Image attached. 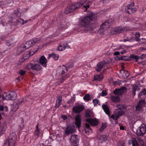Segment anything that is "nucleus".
Wrapping results in <instances>:
<instances>
[{
    "instance_id": "obj_1",
    "label": "nucleus",
    "mask_w": 146,
    "mask_h": 146,
    "mask_svg": "<svg viewBox=\"0 0 146 146\" xmlns=\"http://www.w3.org/2000/svg\"><path fill=\"white\" fill-rule=\"evenodd\" d=\"M96 19L95 14L90 11L85 17L79 19V24L81 27L85 28L84 30H88L93 27Z\"/></svg>"
},
{
    "instance_id": "obj_2",
    "label": "nucleus",
    "mask_w": 146,
    "mask_h": 146,
    "mask_svg": "<svg viewBox=\"0 0 146 146\" xmlns=\"http://www.w3.org/2000/svg\"><path fill=\"white\" fill-rule=\"evenodd\" d=\"M40 39L38 38H35L32 40L26 42L25 44L21 45L17 50V52L20 53L27 49H28L33 45L39 42Z\"/></svg>"
},
{
    "instance_id": "obj_3",
    "label": "nucleus",
    "mask_w": 146,
    "mask_h": 146,
    "mask_svg": "<svg viewBox=\"0 0 146 146\" xmlns=\"http://www.w3.org/2000/svg\"><path fill=\"white\" fill-rule=\"evenodd\" d=\"M67 68L64 66H60L58 70V76L60 77V82L62 83L64 80L69 77V75L67 74Z\"/></svg>"
},
{
    "instance_id": "obj_4",
    "label": "nucleus",
    "mask_w": 146,
    "mask_h": 146,
    "mask_svg": "<svg viewBox=\"0 0 146 146\" xmlns=\"http://www.w3.org/2000/svg\"><path fill=\"white\" fill-rule=\"evenodd\" d=\"M16 140V135L15 132H12L10 134L3 146H15Z\"/></svg>"
},
{
    "instance_id": "obj_5",
    "label": "nucleus",
    "mask_w": 146,
    "mask_h": 146,
    "mask_svg": "<svg viewBox=\"0 0 146 146\" xmlns=\"http://www.w3.org/2000/svg\"><path fill=\"white\" fill-rule=\"evenodd\" d=\"M16 96V93L13 91H10L4 93L3 99L7 100H14Z\"/></svg>"
},
{
    "instance_id": "obj_6",
    "label": "nucleus",
    "mask_w": 146,
    "mask_h": 146,
    "mask_svg": "<svg viewBox=\"0 0 146 146\" xmlns=\"http://www.w3.org/2000/svg\"><path fill=\"white\" fill-rule=\"evenodd\" d=\"M25 68L27 70H32L38 71L41 69V66L38 63H29L26 65Z\"/></svg>"
},
{
    "instance_id": "obj_7",
    "label": "nucleus",
    "mask_w": 146,
    "mask_h": 146,
    "mask_svg": "<svg viewBox=\"0 0 146 146\" xmlns=\"http://www.w3.org/2000/svg\"><path fill=\"white\" fill-rule=\"evenodd\" d=\"M134 3L132 2L130 4L128 5L125 8L126 12L129 14L134 13L137 10L136 8L134 7Z\"/></svg>"
},
{
    "instance_id": "obj_8",
    "label": "nucleus",
    "mask_w": 146,
    "mask_h": 146,
    "mask_svg": "<svg viewBox=\"0 0 146 146\" xmlns=\"http://www.w3.org/2000/svg\"><path fill=\"white\" fill-rule=\"evenodd\" d=\"M55 28H56V29H57V30L56 31V34H54L52 35L53 37H55L58 36L59 33L61 32L64 28L66 29V28L64 27V23H62L57 24L56 26H55Z\"/></svg>"
},
{
    "instance_id": "obj_9",
    "label": "nucleus",
    "mask_w": 146,
    "mask_h": 146,
    "mask_svg": "<svg viewBox=\"0 0 146 146\" xmlns=\"http://www.w3.org/2000/svg\"><path fill=\"white\" fill-rule=\"evenodd\" d=\"M127 29L125 27H115L113 28L111 30V32L112 34H115L121 33L125 31H127Z\"/></svg>"
},
{
    "instance_id": "obj_10",
    "label": "nucleus",
    "mask_w": 146,
    "mask_h": 146,
    "mask_svg": "<svg viewBox=\"0 0 146 146\" xmlns=\"http://www.w3.org/2000/svg\"><path fill=\"white\" fill-rule=\"evenodd\" d=\"M9 23L12 25L21 26L24 24V20L21 18L17 19L12 18L10 20Z\"/></svg>"
},
{
    "instance_id": "obj_11",
    "label": "nucleus",
    "mask_w": 146,
    "mask_h": 146,
    "mask_svg": "<svg viewBox=\"0 0 146 146\" xmlns=\"http://www.w3.org/2000/svg\"><path fill=\"white\" fill-rule=\"evenodd\" d=\"M124 114V112L123 111H118L114 114H113L111 116L110 120L111 121V119L115 121V124L117 123L118 119L121 116Z\"/></svg>"
},
{
    "instance_id": "obj_12",
    "label": "nucleus",
    "mask_w": 146,
    "mask_h": 146,
    "mask_svg": "<svg viewBox=\"0 0 146 146\" xmlns=\"http://www.w3.org/2000/svg\"><path fill=\"white\" fill-rule=\"evenodd\" d=\"M113 21L111 19H109L102 23L100 27V29L104 30H106L112 24Z\"/></svg>"
},
{
    "instance_id": "obj_13",
    "label": "nucleus",
    "mask_w": 146,
    "mask_h": 146,
    "mask_svg": "<svg viewBox=\"0 0 146 146\" xmlns=\"http://www.w3.org/2000/svg\"><path fill=\"white\" fill-rule=\"evenodd\" d=\"M37 51H35L29 50L25 52L23 55V58L20 60L21 62H23V60H26L28 59L30 56L33 55Z\"/></svg>"
},
{
    "instance_id": "obj_14",
    "label": "nucleus",
    "mask_w": 146,
    "mask_h": 146,
    "mask_svg": "<svg viewBox=\"0 0 146 146\" xmlns=\"http://www.w3.org/2000/svg\"><path fill=\"white\" fill-rule=\"evenodd\" d=\"M146 104L145 99H142L139 100L135 108L137 111H143L142 108Z\"/></svg>"
},
{
    "instance_id": "obj_15",
    "label": "nucleus",
    "mask_w": 146,
    "mask_h": 146,
    "mask_svg": "<svg viewBox=\"0 0 146 146\" xmlns=\"http://www.w3.org/2000/svg\"><path fill=\"white\" fill-rule=\"evenodd\" d=\"M137 131V134L139 136H143L146 133V127L144 124H141Z\"/></svg>"
},
{
    "instance_id": "obj_16",
    "label": "nucleus",
    "mask_w": 146,
    "mask_h": 146,
    "mask_svg": "<svg viewBox=\"0 0 146 146\" xmlns=\"http://www.w3.org/2000/svg\"><path fill=\"white\" fill-rule=\"evenodd\" d=\"M71 144L74 146H77L78 145V139L76 135H72L70 139Z\"/></svg>"
},
{
    "instance_id": "obj_17",
    "label": "nucleus",
    "mask_w": 146,
    "mask_h": 146,
    "mask_svg": "<svg viewBox=\"0 0 146 146\" xmlns=\"http://www.w3.org/2000/svg\"><path fill=\"white\" fill-rule=\"evenodd\" d=\"M106 64V62L104 61L98 62L95 67L96 71L97 72H100L103 67Z\"/></svg>"
},
{
    "instance_id": "obj_18",
    "label": "nucleus",
    "mask_w": 146,
    "mask_h": 146,
    "mask_svg": "<svg viewBox=\"0 0 146 146\" xmlns=\"http://www.w3.org/2000/svg\"><path fill=\"white\" fill-rule=\"evenodd\" d=\"M129 73L127 71L123 69L120 71L119 74V77L124 79L127 78L129 76Z\"/></svg>"
},
{
    "instance_id": "obj_19",
    "label": "nucleus",
    "mask_w": 146,
    "mask_h": 146,
    "mask_svg": "<svg viewBox=\"0 0 146 146\" xmlns=\"http://www.w3.org/2000/svg\"><path fill=\"white\" fill-rule=\"evenodd\" d=\"M84 109L83 106L78 105L74 106L73 108V111L76 113L81 112Z\"/></svg>"
},
{
    "instance_id": "obj_20",
    "label": "nucleus",
    "mask_w": 146,
    "mask_h": 146,
    "mask_svg": "<svg viewBox=\"0 0 146 146\" xmlns=\"http://www.w3.org/2000/svg\"><path fill=\"white\" fill-rule=\"evenodd\" d=\"M86 122L93 126H96L98 124L99 121L96 119L88 118L86 119Z\"/></svg>"
},
{
    "instance_id": "obj_21",
    "label": "nucleus",
    "mask_w": 146,
    "mask_h": 146,
    "mask_svg": "<svg viewBox=\"0 0 146 146\" xmlns=\"http://www.w3.org/2000/svg\"><path fill=\"white\" fill-rule=\"evenodd\" d=\"M74 131V128L73 127L68 125L66 129L65 133L66 135H68L72 133Z\"/></svg>"
},
{
    "instance_id": "obj_22",
    "label": "nucleus",
    "mask_w": 146,
    "mask_h": 146,
    "mask_svg": "<svg viewBox=\"0 0 146 146\" xmlns=\"http://www.w3.org/2000/svg\"><path fill=\"white\" fill-rule=\"evenodd\" d=\"M67 45L68 44L66 42H61L58 47V50L60 51H63L66 49Z\"/></svg>"
},
{
    "instance_id": "obj_23",
    "label": "nucleus",
    "mask_w": 146,
    "mask_h": 146,
    "mask_svg": "<svg viewBox=\"0 0 146 146\" xmlns=\"http://www.w3.org/2000/svg\"><path fill=\"white\" fill-rule=\"evenodd\" d=\"M126 90V88L125 87H123L119 89H116L113 92L115 95H120L124 93Z\"/></svg>"
},
{
    "instance_id": "obj_24",
    "label": "nucleus",
    "mask_w": 146,
    "mask_h": 146,
    "mask_svg": "<svg viewBox=\"0 0 146 146\" xmlns=\"http://www.w3.org/2000/svg\"><path fill=\"white\" fill-rule=\"evenodd\" d=\"M39 123H38L35 127V129L34 133V135L36 138H38L40 134V130L38 128Z\"/></svg>"
},
{
    "instance_id": "obj_25",
    "label": "nucleus",
    "mask_w": 146,
    "mask_h": 146,
    "mask_svg": "<svg viewBox=\"0 0 146 146\" xmlns=\"http://www.w3.org/2000/svg\"><path fill=\"white\" fill-rule=\"evenodd\" d=\"M62 101V97L60 95L57 97L56 103L55 106L56 108H58L61 105Z\"/></svg>"
},
{
    "instance_id": "obj_26",
    "label": "nucleus",
    "mask_w": 146,
    "mask_h": 146,
    "mask_svg": "<svg viewBox=\"0 0 146 146\" xmlns=\"http://www.w3.org/2000/svg\"><path fill=\"white\" fill-rule=\"evenodd\" d=\"M40 63L44 67H46L47 66V59L44 56H42L40 58Z\"/></svg>"
},
{
    "instance_id": "obj_27",
    "label": "nucleus",
    "mask_w": 146,
    "mask_h": 146,
    "mask_svg": "<svg viewBox=\"0 0 146 146\" xmlns=\"http://www.w3.org/2000/svg\"><path fill=\"white\" fill-rule=\"evenodd\" d=\"M76 125L78 127H79L81 124V119L80 116L79 115H77L75 118Z\"/></svg>"
},
{
    "instance_id": "obj_28",
    "label": "nucleus",
    "mask_w": 146,
    "mask_h": 146,
    "mask_svg": "<svg viewBox=\"0 0 146 146\" xmlns=\"http://www.w3.org/2000/svg\"><path fill=\"white\" fill-rule=\"evenodd\" d=\"M23 101L21 100L19 102V103H14L13 105L12 106V110L14 111H16L18 109L19 105H21L23 102Z\"/></svg>"
},
{
    "instance_id": "obj_29",
    "label": "nucleus",
    "mask_w": 146,
    "mask_h": 146,
    "mask_svg": "<svg viewBox=\"0 0 146 146\" xmlns=\"http://www.w3.org/2000/svg\"><path fill=\"white\" fill-rule=\"evenodd\" d=\"M59 57V55L58 54H56L54 52L50 54L48 56V59H49L50 58H52L54 60L57 61Z\"/></svg>"
},
{
    "instance_id": "obj_30",
    "label": "nucleus",
    "mask_w": 146,
    "mask_h": 146,
    "mask_svg": "<svg viewBox=\"0 0 146 146\" xmlns=\"http://www.w3.org/2000/svg\"><path fill=\"white\" fill-rule=\"evenodd\" d=\"M15 41L12 38L10 39L9 40H7L6 42V44L9 46L12 47L15 44Z\"/></svg>"
},
{
    "instance_id": "obj_31",
    "label": "nucleus",
    "mask_w": 146,
    "mask_h": 146,
    "mask_svg": "<svg viewBox=\"0 0 146 146\" xmlns=\"http://www.w3.org/2000/svg\"><path fill=\"white\" fill-rule=\"evenodd\" d=\"M111 101L113 103L118 102L120 101V98L118 96H111Z\"/></svg>"
},
{
    "instance_id": "obj_32",
    "label": "nucleus",
    "mask_w": 146,
    "mask_h": 146,
    "mask_svg": "<svg viewBox=\"0 0 146 146\" xmlns=\"http://www.w3.org/2000/svg\"><path fill=\"white\" fill-rule=\"evenodd\" d=\"M102 108L105 112L107 115H109L110 114V110L108 106L105 104H103L102 105Z\"/></svg>"
},
{
    "instance_id": "obj_33",
    "label": "nucleus",
    "mask_w": 146,
    "mask_h": 146,
    "mask_svg": "<svg viewBox=\"0 0 146 146\" xmlns=\"http://www.w3.org/2000/svg\"><path fill=\"white\" fill-rule=\"evenodd\" d=\"M117 107L120 110L119 111H122L124 112L125 110L126 109V107L125 105L123 104H119L117 105Z\"/></svg>"
},
{
    "instance_id": "obj_34",
    "label": "nucleus",
    "mask_w": 146,
    "mask_h": 146,
    "mask_svg": "<svg viewBox=\"0 0 146 146\" xmlns=\"http://www.w3.org/2000/svg\"><path fill=\"white\" fill-rule=\"evenodd\" d=\"M85 116L87 117H93L92 112L91 110H87L85 113Z\"/></svg>"
},
{
    "instance_id": "obj_35",
    "label": "nucleus",
    "mask_w": 146,
    "mask_h": 146,
    "mask_svg": "<svg viewBox=\"0 0 146 146\" xmlns=\"http://www.w3.org/2000/svg\"><path fill=\"white\" fill-rule=\"evenodd\" d=\"M103 77L101 73L99 74L94 76V78L95 80H97L99 81H100L102 80L103 79Z\"/></svg>"
},
{
    "instance_id": "obj_36",
    "label": "nucleus",
    "mask_w": 146,
    "mask_h": 146,
    "mask_svg": "<svg viewBox=\"0 0 146 146\" xmlns=\"http://www.w3.org/2000/svg\"><path fill=\"white\" fill-rule=\"evenodd\" d=\"M145 95H146V89L145 88H144L139 93L138 97V98H139L142 96Z\"/></svg>"
},
{
    "instance_id": "obj_37",
    "label": "nucleus",
    "mask_w": 146,
    "mask_h": 146,
    "mask_svg": "<svg viewBox=\"0 0 146 146\" xmlns=\"http://www.w3.org/2000/svg\"><path fill=\"white\" fill-rule=\"evenodd\" d=\"M139 57L133 54H131L129 56V58L131 60H135L136 62L139 59Z\"/></svg>"
},
{
    "instance_id": "obj_38",
    "label": "nucleus",
    "mask_w": 146,
    "mask_h": 146,
    "mask_svg": "<svg viewBox=\"0 0 146 146\" xmlns=\"http://www.w3.org/2000/svg\"><path fill=\"white\" fill-rule=\"evenodd\" d=\"M14 13L15 17H19L21 16V13L20 12L19 9H17L15 10Z\"/></svg>"
},
{
    "instance_id": "obj_39",
    "label": "nucleus",
    "mask_w": 146,
    "mask_h": 146,
    "mask_svg": "<svg viewBox=\"0 0 146 146\" xmlns=\"http://www.w3.org/2000/svg\"><path fill=\"white\" fill-rule=\"evenodd\" d=\"M133 146H139L138 143L135 138H133L132 140Z\"/></svg>"
},
{
    "instance_id": "obj_40",
    "label": "nucleus",
    "mask_w": 146,
    "mask_h": 146,
    "mask_svg": "<svg viewBox=\"0 0 146 146\" xmlns=\"http://www.w3.org/2000/svg\"><path fill=\"white\" fill-rule=\"evenodd\" d=\"M108 137L106 135H102L100 138V139L102 141H104L107 140Z\"/></svg>"
},
{
    "instance_id": "obj_41",
    "label": "nucleus",
    "mask_w": 146,
    "mask_h": 146,
    "mask_svg": "<svg viewBox=\"0 0 146 146\" xmlns=\"http://www.w3.org/2000/svg\"><path fill=\"white\" fill-rule=\"evenodd\" d=\"M83 99L85 101H89L91 100V98H90L89 94H86L84 97Z\"/></svg>"
},
{
    "instance_id": "obj_42",
    "label": "nucleus",
    "mask_w": 146,
    "mask_h": 146,
    "mask_svg": "<svg viewBox=\"0 0 146 146\" xmlns=\"http://www.w3.org/2000/svg\"><path fill=\"white\" fill-rule=\"evenodd\" d=\"M136 40L137 41H140V39L139 38L140 36V34L138 32H136L135 34Z\"/></svg>"
},
{
    "instance_id": "obj_43",
    "label": "nucleus",
    "mask_w": 146,
    "mask_h": 146,
    "mask_svg": "<svg viewBox=\"0 0 146 146\" xmlns=\"http://www.w3.org/2000/svg\"><path fill=\"white\" fill-rule=\"evenodd\" d=\"M106 123H102L101 127L99 128V130L100 132L102 131H103L106 128Z\"/></svg>"
},
{
    "instance_id": "obj_44",
    "label": "nucleus",
    "mask_w": 146,
    "mask_h": 146,
    "mask_svg": "<svg viewBox=\"0 0 146 146\" xmlns=\"http://www.w3.org/2000/svg\"><path fill=\"white\" fill-rule=\"evenodd\" d=\"M93 102L95 106L97 104H98L100 103L99 100L97 99H95L93 100Z\"/></svg>"
},
{
    "instance_id": "obj_45",
    "label": "nucleus",
    "mask_w": 146,
    "mask_h": 146,
    "mask_svg": "<svg viewBox=\"0 0 146 146\" xmlns=\"http://www.w3.org/2000/svg\"><path fill=\"white\" fill-rule=\"evenodd\" d=\"M5 109V111H7L8 109L7 107H5L4 108L1 105H0V111H3L4 109Z\"/></svg>"
},
{
    "instance_id": "obj_46",
    "label": "nucleus",
    "mask_w": 146,
    "mask_h": 146,
    "mask_svg": "<svg viewBox=\"0 0 146 146\" xmlns=\"http://www.w3.org/2000/svg\"><path fill=\"white\" fill-rule=\"evenodd\" d=\"M26 73V71L25 70H21L19 71V74L21 76H23Z\"/></svg>"
},
{
    "instance_id": "obj_47",
    "label": "nucleus",
    "mask_w": 146,
    "mask_h": 146,
    "mask_svg": "<svg viewBox=\"0 0 146 146\" xmlns=\"http://www.w3.org/2000/svg\"><path fill=\"white\" fill-rule=\"evenodd\" d=\"M107 95V92L105 90H103L101 93V95L102 96H105Z\"/></svg>"
},
{
    "instance_id": "obj_48",
    "label": "nucleus",
    "mask_w": 146,
    "mask_h": 146,
    "mask_svg": "<svg viewBox=\"0 0 146 146\" xmlns=\"http://www.w3.org/2000/svg\"><path fill=\"white\" fill-rule=\"evenodd\" d=\"M74 100H73V98H71L70 100L68 101L67 103L69 104H72L73 103Z\"/></svg>"
},
{
    "instance_id": "obj_49",
    "label": "nucleus",
    "mask_w": 146,
    "mask_h": 146,
    "mask_svg": "<svg viewBox=\"0 0 146 146\" xmlns=\"http://www.w3.org/2000/svg\"><path fill=\"white\" fill-rule=\"evenodd\" d=\"M136 90H135V88H134V87L133 88V90H132V95L134 96L136 95L135 92Z\"/></svg>"
},
{
    "instance_id": "obj_50",
    "label": "nucleus",
    "mask_w": 146,
    "mask_h": 146,
    "mask_svg": "<svg viewBox=\"0 0 146 146\" xmlns=\"http://www.w3.org/2000/svg\"><path fill=\"white\" fill-rule=\"evenodd\" d=\"M146 55L145 54H142L140 56V59H143L145 58L146 57Z\"/></svg>"
},
{
    "instance_id": "obj_51",
    "label": "nucleus",
    "mask_w": 146,
    "mask_h": 146,
    "mask_svg": "<svg viewBox=\"0 0 146 146\" xmlns=\"http://www.w3.org/2000/svg\"><path fill=\"white\" fill-rule=\"evenodd\" d=\"M126 52V51L125 49H123V50L120 51V53L121 54H123L125 53Z\"/></svg>"
},
{
    "instance_id": "obj_52",
    "label": "nucleus",
    "mask_w": 146,
    "mask_h": 146,
    "mask_svg": "<svg viewBox=\"0 0 146 146\" xmlns=\"http://www.w3.org/2000/svg\"><path fill=\"white\" fill-rule=\"evenodd\" d=\"M115 59L116 60H119L121 59V57L117 56L115 58Z\"/></svg>"
},
{
    "instance_id": "obj_53",
    "label": "nucleus",
    "mask_w": 146,
    "mask_h": 146,
    "mask_svg": "<svg viewBox=\"0 0 146 146\" xmlns=\"http://www.w3.org/2000/svg\"><path fill=\"white\" fill-rule=\"evenodd\" d=\"M61 117L64 120L67 119V117L65 115H62L61 116Z\"/></svg>"
},
{
    "instance_id": "obj_54",
    "label": "nucleus",
    "mask_w": 146,
    "mask_h": 146,
    "mask_svg": "<svg viewBox=\"0 0 146 146\" xmlns=\"http://www.w3.org/2000/svg\"><path fill=\"white\" fill-rule=\"evenodd\" d=\"M103 3H108L109 2V0H102Z\"/></svg>"
},
{
    "instance_id": "obj_55",
    "label": "nucleus",
    "mask_w": 146,
    "mask_h": 146,
    "mask_svg": "<svg viewBox=\"0 0 146 146\" xmlns=\"http://www.w3.org/2000/svg\"><path fill=\"white\" fill-rule=\"evenodd\" d=\"M119 54H120V52L118 51L115 52L114 53V54L115 56L118 55Z\"/></svg>"
},
{
    "instance_id": "obj_56",
    "label": "nucleus",
    "mask_w": 146,
    "mask_h": 146,
    "mask_svg": "<svg viewBox=\"0 0 146 146\" xmlns=\"http://www.w3.org/2000/svg\"><path fill=\"white\" fill-rule=\"evenodd\" d=\"M134 88H135L136 91H139L140 90V88L137 86H135V87H134Z\"/></svg>"
},
{
    "instance_id": "obj_57",
    "label": "nucleus",
    "mask_w": 146,
    "mask_h": 146,
    "mask_svg": "<svg viewBox=\"0 0 146 146\" xmlns=\"http://www.w3.org/2000/svg\"><path fill=\"white\" fill-rule=\"evenodd\" d=\"M85 126L87 128H89L90 127V125L88 123H86L85 124Z\"/></svg>"
},
{
    "instance_id": "obj_58",
    "label": "nucleus",
    "mask_w": 146,
    "mask_h": 146,
    "mask_svg": "<svg viewBox=\"0 0 146 146\" xmlns=\"http://www.w3.org/2000/svg\"><path fill=\"white\" fill-rule=\"evenodd\" d=\"M126 39L127 41H131L132 40L131 38L130 39L129 38L127 37Z\"/></svg>"
},
{
    "instance_id": "obj_59",
    "label": "nucleus",
    "mask_w": 146,
    "mask_h": 146,
    "mask_svg": "<svg viewBox=\"0 0 146 146\" xmlns=\"http://www.w3.org/2000/svg\"><path fill=\"white\" fill-rule=\"evenodd\" d=\"M120 129L121 130H123L124 129V128L123 126H121L120 127Z\"/></svg>"
},
{
    "instance_id": "obj_60",
    "label": "nucleus",
    "mask_w": 146,
    "mask_h": 146,
    "mask_svg": "<svg viewBox=\"0 0 146 146\" xmlns=\"http://www.w3.org/2000/svg\"><path fill=\"white\" fill-rule=\"evenodd\" d=\"M28 20H26L25 21H24V24L27 23L28 22Z\"/></svg>"
},
{
    "instance_id": "obj_61",
    "label": "nucleus",
    "mask_w": 146,
    "mask_h": 146,
    "mask_svg": "<svg viewBox=\"0 0 146 146\" xmlns=\"http://www.w3.org/2000/svg\"><path fill=\"white\" fill-rule=\"evenodd\" d=\"M123 64V63H122V64H121V65H122V68L123 69H124L125 68V67L123 65H122Z\"/></svg>"
},
{
    "instance_id": "obj_62",
    "label": "nucleus",
    "mask_w": 146,
    "mask_h": 146,
    "mask_svg": "<svg viewBox=\"0 0 146 146\" xmlns=\"http://www.w3.org/2000/svg\"><path fill=\"white\" fill-rule=\"evenodd\" d=\"M127 41V39L126 38H125L123 40V41L125 42H126Z\"/></svg>"
},
{
    "instance_id": "obj_63",
    "label": "nucleus",
    "mask_w": 146,
    "mask_h": 146,
    "mask_svg": "<svg viewBox=\"0 0 146 146\" xmlns=\"http://www.w3.org/2000/svg\"><path fill=\"white\" fill-rule=\"evenodd\" d=\"M1 115L0 114V120L1 119Z\"/></svg>"
},
{
    "instance_id": "obj_64",
    "label": "nucleus",
    "mask_w": 146,
    "mask_h": 146,
    "mask_svg": "<svg viewBox=\"0 0 146 146\" xmlns=\"http://www.w3.org/2000/svg\"><path fill=\"white\" fill-rule=\"evenodd\" d=\"M121 146H125L124 144H122L121 145Z\"/></svg>"
}]
</instances>
